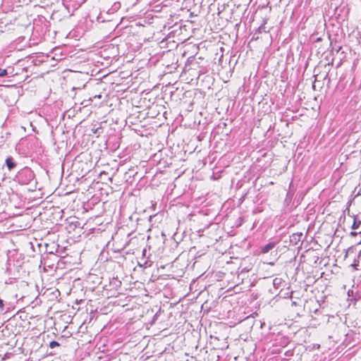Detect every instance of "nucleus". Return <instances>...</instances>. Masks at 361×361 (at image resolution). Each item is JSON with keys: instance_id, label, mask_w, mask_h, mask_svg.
I'll list each match as a JSON object with an SVG mask.
<instances>
[{"instance_id": "1", "label": "nucleus", "mask_w": 361, "mask_h": 361, "mask_svg": "<svg viewBox=\"0 0 361 361\" xmlns=\"http://www.w3.org/2000/svg\"><path fill=\"white\" fill-rule=\"evenodd\" d=\"M35 177L33 171L29 168H25L18 172L16 178L22 185L29 184Z\"/></svg>"}, {"instance_id": "2", "label": "nucleus", "mask_w": 361, "mask_h": 361, "mask_svg": "<svg viewBox=\"0 0 361 361\" xmlns=\"http://www.w3.org/2000/svg\"><path fill=\"white\" fill-rule=\"evenodd\" d=\"M277 243L276 242H269L268 244L261 247V252L262 254H266L269 252L271 250H272L276 245Z\"/></svg>"}, {"instance_id": "3", "label": "nucleus", "mask_w": 361, "mask_h": 361, "mask_svg": "<svg viewBox=\"0 0 361 361\" xmlns=\"http://www.w3.org/2000/svg\"><path fill=\"white\" fill-rule=\"evenodd\" d=\"M302 236V234L301 233H293L292 235H290V241L293 245H297L299 241L301 240V238Z\"/></svg>"}, {"instance_id": "4", "label": "nucleus", "mask_w": 361, "mask_h": 361, "mask_svg": "<svg viewBox=\"0 0 361 361\" xmlns=\"http://www.w3.org/2000/svg\"><path fill=\"white\" fill-rule=\"evenodd\" d=\"M6 164L9 171H11L12 169H13L16 166V162L14 161L13 157H8L6 158Z\"/></svg>"}, {"instance_id": "5", "label": "nucleus", "mask_w": 361, "mask_h": 361, "mask_svg": "<svg viewBox=\"0 0 361 361\" xmlns=\"http://www.w3.org/2000/svg\"><path fill=\"white\" fill-rule=\"evenodd\" d=\"M361 225V221L357 219V218H354L353 224L351 226L352 229L356 230L359 229Z\"/></svg>"}, {"instance_id": "6", "label": "nucleus", "mask_w": 361, "mask_h": 361, "mask_svg": "<svg viewBox=\"0 0 361 361\" xmlns=\"http://www.w3.org/2000/svg\"><path fill=\"white\" fill-rule=\"evenodd\" d=\"M59 345H60V344L57 341H53L50 342V343H49V347L51 348H54Z\"/></svg>"}, {"instance_id": "7", "label": "nucleus", "mask_w": 361, "mask_h": 361, "mask_svg": "<svg viewBox=\"0 0 361 361\" xmlns=\"http://www.w3.org/2000/svg\"><path fill=\"white\" fill-rule=\"evenodd\" d=\"M120 8H121V4L119 2H116V3H114L111 9L114 11H116L118 10Z\"/></svg>"}, {"instance_id": "8", "label": "nucleus", "mask_w": 361, "mask_h": 361, "mask_svg": "<svg viewBox=\"0 0 361 361\" xmlns=\"http://www.w3.org/2000/svg\"><path fill=\"white\" fill-rule=\"evenodd\" d=\"M7 75V71L0 68V77H4Z\"/></svg>"}, {"instance_id": "9", "label": "nucleus", "mask_w": 361, "mask_h": 361, "mask_svg": "<svg viewBox=\"0 0 361 361\" xmlns=\"http://www.w3.org/2000/svg\"><path fill=\"white\" fill-rule=\"evenodd\" d=\"M121 281L116 279V281H115V286L117 287V286H121Z\"/></svg>"}, {"instance_id": "10", "label": "nucleus", "mask_w": 361, "mask_h": 361, "mask_svg": "<svg viewBox=\"0 0 361 361\" xmlns=\"http://www.w3.org/2000/svg\"><path fill=\"white\" fill-rule=\"evenodd\" d=\"M249 269L247 268H243L242 270H241V273H245V272H248L249 271Z\"/></svg>"}, {"instance_id": "11", "label": "nucleus", "mask_w": 361, "mask_h": 361, "mask_svg": "<svg viewBox=\"0 0 361 361\" xmlns=\"http://www.w3.org/2000/svg\"><path fill=\"white\" fill-rule=\"evenodd\" d=\"M357 235V233L355 231H352L350 233V235H352V236H356Z\"/></svg>"}, {"instance_id": "12", "label": "nucleus", "mask_w": 361, "mask_h": 361, "mask_svg": "<svg viewBox=\"0 0 361 361\" xmlns=\"http://www.w3.org/2000/svg\"><path fill=\"white\" fill-rule=\"evenodd\" d=\"M4 307V302L2 300H0V308H2Z\"/></svg>"}, {"instance_id": "13", "label": "nucleus", "mask_w": 361, "mask_h": 361, "mask_svg": "<svg viewBox=\"0 0 361 361\" xmlns=\"http://www.w3.org/2000/svg\"><path fill=\"white\" fill-rule=\"evenodd\" d=\"M341 49V47H338V48H336V51L338 53Z\"/></svg>"}, {"instance_id": "14", "label": "nucleus", "mask_w": 361, "mask_h": 361, "mask_svg": "<svg viewBox=\"0 0 361 361\" xmlns=\"http://www.w3.org/2000/svg\"><path fill=\"white\" fill-rule=\"evenodd\" d=\"M263 29H264L263 26L259 27V32L263 31Z\"/></svg>"}, {"instance_id": "15", "label": "nucleus", "mask_w": 361, "mask_h": 361, "mask_svg": "<svg viewBox=\"0 0 361 361\" xmlns=\"http://www.w3.org/2000/svg\"><path fill=\"white\" fill-rule=\"evenodd\" d=\"M360 233H361V230L359 231Z\"/></svg>"}]
</instances>
